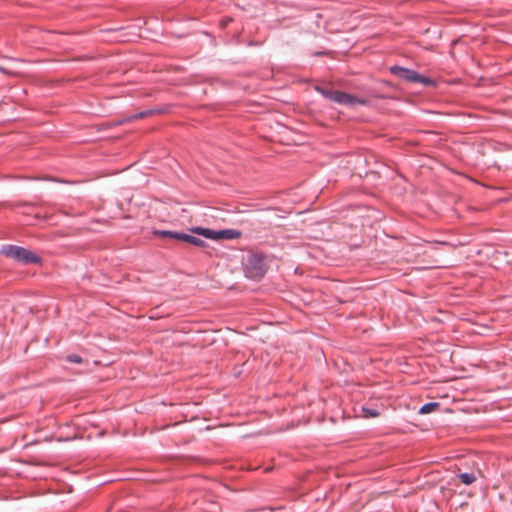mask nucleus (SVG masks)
Returning <instances> with one entry per match:
<instances>
[{"instance_id": "obj_1", "label": "nucleus", "mask_w": 512, "mask_h": 512, "mask_svg": "<svg viewBox=\"0 0 512 512\" xmlns=\"http://www.w3.org/2000/svg\"><path fill=\"white\" fill-rule=\"evenodd\" d=\"M315 90L320 93L324 98L338 103L344 106H354L356 104H364L365 101L361 100L351 94L346 92L333 90L331 87L327 85H317Z\"/></svg>"}, {"instance_id": "obj_2", "label": "nucleus", "mask_w": 512, "mask_h": 512, "mask_svg": "<svg viewBox=\"0 0 512 512\" xmlns=\"http://www.w3.org/2000/svg\"><path fill=\"white\" fill-rule=\"evenodd\" d=\"M267 271V265L264 255L260 253H252L247 256L244 262V273L249 279L259 281Z\"/></svg>"}, {"instance_id": "obj_3", "label": "nucleus", "mask_w": 512, "mask_h": 512, "mask_svg": "<svg viewBox=\"0 0 512 512\" xmlns=\"http://www.w3.org/2000/svg\"><path fill=\"white\" fill-rule=\"evenodd\" d=\"M1 253L24 265L41 263V258L38 255L24 247L5 245L2 247Z\"/></svg>"}, {"instance_id": "obj_4", "label": "nucleus", "mask_w": 512, "mask_h": 512, "mask_svg": "<svg viewBox=\"0 0 512 512\" xmlns=\"http://www.w3.org/2000/svg\"><path fill=\"white\" fill-rule=\"evenodd\" d=\"M391 74L409 83H420L425 87L435 85V81L429 77H426L413 69L406 67L393 65L389 68Z\"/></svg>"}, {"instance_id": "obj_5", "label": "nucleus", "mask_w": 512, "mask_h": 512, "mask_svg": "<svg viewBox=\"0 0 512 512\" xmlns=\"http://www.w3.org/2000/svg\"><path fill=\"white\" fill-rule=\"evenodd\" d=\"M160 112H162V111L161 110H155V109L145 110V111H142V112H139V113L132 114L130 116L124 117V118L116 121L114 123V125L115 126L122 125L124 123L132 122L134 120L145 118V117H148L150 115H153L155 113H160Z\"/></svg>"}, {"instance_id": "obj_6", "label": "nucleus", "mask_w": 512, "mask_h": 512, "mask_svg": "<svg viewBox=\"0 0 512 512\" xmlns=\"http://www.w3.org/2000/svg\"><path fill=\"white\" fill-rule=\"evenodd\" d=\"M241 233L238 230L235 229H223V230H217L216 234V240L221 239H237L239 238Z\"/></svg>"}, {"instance_id": "obj_7", "label": "nucleus", "mask_w": 512, "mask_h": 512, "mask_svg": "<svg viewBox=\"0 0 512 512\" xmlns=\"http://www.w3.org/2000/svg\"><path fill=\"white\" fill-rule=\"evenodd\" d=\"M191 232H193L197 235H201L207 239L216 240L217 230H212L209 228H203L200 226H196V227L191 228Z\"/></svg>"}, {"instance_id": "obj_8", "label": "nucleus", "mask_w": 512, "mask_h": 512, "mask_svg": "<svg viewBox=\"0 0 512 512\" xmlns=\"http://www.w3.org/2000/svg\"><path fill=\"white\" fill-rule=\"evenodd\" d=\"M438 407H439V403L429 402V403H426L423 406H421L419 413L420 414H428V413H431L434 410H436Z\"/></svg>"}, {"instance_id": "obj_9", "label": "nucleus", "mask_w": 512, "mask_h": 512, "mask_svg": "<svg viewBox=\"0 0 512 512\" xmlns=\"http://www.w3.org/2000/svg\"><path fill=\"white\" fill-rule=\"evenodd\" d=\"M458 477L461 482L466 485H470L476 481V476L474 473H461L458 475Z\"/></svg>"}, {"instance_id": "obj_10", "label": "nucleus", "mask_w": 512, "mask_h": 512, "mask_svg": "<svg viewBox=\"0 0 512 512\" xmlns=\"http://www.w3.org/2000/svg\"><path fill=\"white\" fill-rule=\"evenodd\" d=\"M362 411H363L365 417H377V416H379V412L377 410H375V409H372V408L363 407Z\"/></svg>"}, {"instance_id": "obj_11", "label": "nucleus", "mask_w": 512, "mask_h": 512, "mask_svg": "<svg viewBox=\"0 0 512 512\" xmlns=\"http://www.w3.org/2000/svg\"><path fill=\"white\" fill-rule=\"evenodd\" d=\"M66 360L68 362H71V363H76V364H80L83 362V359L81 356L77 355V354H70L66 357Z\"/></svg>"}, {"instance_id": "obj_12", "label": "nucleus", "mask_w": 512, "mask_h": 512, "mask_svg": "<svg viewBox=\"0 0 512 512\" xmlns=\"http://www.w3.org/2000/svg\"><path fill=\"white\" fill-rule=\"evenodd\" d=\"M190 236V234L176 232L175 235H173V238L189 243Z\"/></svg>"}, {"instance_id": "obj_13", "label": "nucleus", "mask_w": 512, "mask_h": 512, "mask_svg": "<svg viewBox=\"0 0 512 512\" xmlns=\"http://www.w3.org/2000/svg\"><path fill=\"white\" fill-rule=\"evenodd\" d=\"M189 244H192V245L197 246V247H202V246H204L205 242L202 239H200V238H198L196 236L191 235L190 236V240H189Z\"/></svg>"}, {"instance_id": "obj_14", "label": "nucleus", "mask_w": 512, "mask_h": 512, "mask_svg": "<svg viewBox=\"0 0 512 512\" xmlns=\"http://www.w3.org/2000/svg\"><path fill=\"white\" fill-rule=\"evenodd\" d=\"M176 232H173V231H168V230H163V231H159L158 234L161 235L162 237H170V238H173V235H175Z\"/></svg>"}, {"instance_id": "obj_15", "label": "nucleus", "mask_w": 512, "mask_h": 512, "mask_svg": "<svg viewBox=\"0 0 512 512\" xmlns=\"http://www.w3.org/2000/svg\"><path fill=\"white\" fill-rule=\"evenodd\" d=\"M230 21H231V19H230V18L223 19V20L221 21V25H222L223 27H225V26H227V25H228V23H229Z\"/></svg>"}]
</instances>
